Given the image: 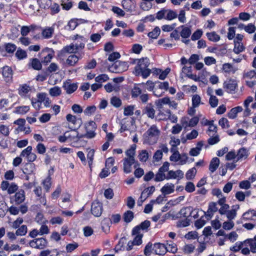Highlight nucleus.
I'll return each mask as SVG.
<instances>
[{"label": "nucleus", "instance_id": "nucleus-1", "mask_svg": "<svg viewBox=\"0 0 256 256\" xmlns=\"http://www.w3.org/2000/svg\"><path fill=\"white\" fill-rule=\"evenodd\" d=\"M133 63L137 64L134 68V74L136 76L142 74L144 78H146L150 76L151 70L148 68L150 64L148 58H143L139 60H134Z\"/></svg>", "mask_w": 256, "mask_h": 256}, {"label": "nucleus", "instance_id": "nucleus-2", "mask_svg": "<svg viewBox=\"0 0 256 256\" xmlns=\"http://www.w3.org/2000/svg\"><path fill=\"white\" fill-rule=\"evenodd\" d=\"M136 146H132L126 152V157L123 160V170L126 174L132 172V166L135 162L134 155Z\"/></svg>", "mask_w": 256, "mask_h": 256}, {"label": "nucleus", "instance_id": "nucleus-3", "mask_svg": "<svg viewBox=\"0 0 256 256\" xmlns=\"http://www.w3.org/2000/svg\"><path fill=\"white\" fill-rule=\"evenodd\" d=\"M160 134V131L154 125L151 126L144 134V143L154 144L157 142Z\"/></svg>", "mask_w": 256, "mask_h": 256}, {"label": "nucleus", "instance_id": "nucleus-4", "mask_svg": "<svg viewBox=\"0 0 256 256\" xmlns=\"http://www.w3.org/2000/svg\"><path fill=\"white\" fill-rule=\"evenodd\" d=\"M82 138L79 136L78 132L75 130L66 132L62 136L58 137V140L60 142H64L66 141L76 142Z\"/></svg>", "mask_w": 256, "mask_h": 256}, {"label": "nucleus", "instance_id": "nucleus-5", "mask_svg": "<svg viewBox=\"0 0 256 256\" xmlns=\"http://www.w3.org/2000/svg\"><path fill=\"white\" fill-rule=\"evenodd\" d=\"M170 152L172 153V156L170 157V160L173 162H178L180 165L186 164L188 160V156L186 154H180L178 150L170 149Z\"/></svg>", "mask_w": 256, "mask_h": 256}, {"label": "nucleus", "instance_id": "nucleus-6", "mask_svg": "<svg viewBox=\"0 0 256 256\" xmlns=\"http://www.w3.org/2000/svg\"><path fill=\"white\" fill-rule=\"evenodd\" d=\"M170 164L168 162H164L162 166L160 168L158 172L155 175L154 180L156 182H160L166 180V172L169 170Z\"/></svg>", "mask_w": 256, "mask_h": 256}, {"label": "nucleus", "instance_id": "nucleus-7", "mask_svg": "<svg viewBox=\"0 0 256 256\" xmlns=\"http://www.w3.org/2000/svg\"><path fill=\"white\" fill-rule=\"evenodd\" d=\"M128 65L126 62L116 61L111 66H109L108 70L110 72L114 73H121L128 68Z\"/></svg>", "mask_w": 256, "mask_h": 256}, {"label": "nucleus", "instance_id": "nucleus-8", "mask_svg": "<svg viewBox=\"0 0 256 256\" xmlns=\"http://www.w3.org/2000/svg\"><path fill=\"white\" fill-rule=\"evenodd\" d=\"M68 125L72 128H78L82 124V121L79 115L68 114L66 116Z\"/></svg>", "mask_w": 256, "mask_h": 256}, {"label": "nucleus", "instance_id": "nucleus-9", "mask_svg": "<svg viewBox=\"0 0 256 256\" xmlns=\"http://www.w3.org/2000/svg\"><path fill=\"white\" fill-rule=\"evenodd\" d=\"M78 50V48L76 44H72L68 46L64 47L60 51L58 56L60 60H64L66 54L74 53Z\"/></svg>", "mask_w": 256, "mask_h": 256}, {"label": "nucleus", "instance_id": "nucleus-10", "mask_svg": "<svg viewBox=\"0 0 256 256\" xmlns=\"http://www.w3.org/2000/svg\"><path fill=\"white\" fill-rule=\"evenodd\" d=\"M136 235L132 240H130L128 242L126 250H130L136 249L135 246H140L142 244V234L137 233L136 234H132Z\"/></svg>", "mask_w": 256, "mask_h": 256}, {"label": "nucleus", "instance_id": "nucleus-11", "mask_svg": "<svg viewBox=\"0 0 256 256\" xmlns=\"http://www.w3.org/2000/svg\"><path fill=\"white\" fill-rule=\"evenodd\" d=\"M47 244L46 239L43 238H34L29 242V245L31 248L40 250L44 249L46 247Z\"/></svg>", "mask_w": 256, "mask_h": 256}, {"label": "nucleus", "instance_id": "nucleus-12", "mask_svg": "<svg viewBox=\"0 0 256 256\" xmlns=\"http://www.w3.org/2000/svg\"><path fill=\"white\" fill-rule=\"evenodd\" d=\"M85 126L86 132L84 136L88 138H94L96 134L95 130L96 129V123L94 121H90L86 124Z\"/></svg>", "mask_w": 256, "mask_h": 256}, {"label": "nucleus", "instance_id": "nucleus-13", "mask_svg": "<svg viewBox=\"0 0 256 256\" xmlns=\"http://www.w3.org/2000/svg\"><path fill=\"white\" fill-rule=\"evenodd\" d=\"M102 210L103 208L102 203L98 201H94L92 203L91 212L94 216L98 217L100 216Z\"/></svg>", "mask_w": 256, "mask_h": 256}, {"label": "nucleus", "instance_id": "nucleus-14", "mask_svg": "<svg viewBox=\"0 0 256 256\" xmlns=\"http://www.w3.org/2000/svg\"><path fill=\"white\" fill-rule=\"evenodd\" d=\"M199 121L198 117L194 116L190 120L188 118H184L181 120V124L183 127H193L197 124Z\"/></svg>", "mask_w": 256, "mask_h": 256}, {"label": "nucleus", "instance_id": "nucleus-15", "mask_svg": "<svg viewBox=\"0 0 256 256\" xmlns=\"http://www.w3.org/2000/svg\"><path fill=\"white\" fill-rule=\"evenodd\" d=\"M166 174V180L171 179L180 180L184 178V174L183 172L180 170L176 171L170 170H168Z\"/></svg>", "mask_w": 256, "mask_h": 256}, {"label": "nucleus", "instance_id": "nucleus-16", "mask_svg": "<svg viewBox=\"0 0 256 256\" xmlns=\"http://www.w3.org/2000/svg\"><path fill=\"white\" fill-rule=\"evenodd\" d=\"M174 184L168 182L165 184L160 189V192L164 196H166L173 193L174 192Z\"/></svg>", "mask_w": 256, "mask_h": 256}, {"label": "nucleus", "instance_id": "nucleus-17", "mask_svg": "<svg viewBox=\"0 0 256 256\" xmlns=\"http://www.w3.org/2000/svg\"><path fill=\"white\" fill-rule=\"evenodd\" d=\"M153 250L155 254L158 255H164L166 252V246L160 243L155 244Z\"/></svg>", "mask_w": 256, "mask_h": 256}, {"label": "nucleus", "instance_id": "nucleus-18", "mask_svg": "<svg viewBox=\"0 0 256 256\" xmlns=\"http://www.w3.org/2000/svg\"><path fill=\"white\" fill-rule=\"evenodd\" d=\"M239 208L240 206L238 204L232 206V209L230 210H228L225 214L228 220H232L236 218L237 211Z\"/></svg>", "mask_w": 256, "mask_h": 256}, {"label": "nucleus", "instance_id": "nucleus-19", "mask_svg": "<svg viewBox=\"0 0 256 256\" xmlns=\"http://www.w3.org/2000/svg\"><path fill=\"white\" fill-rule=\"evenodd\" d=\"M63 88L68 94L74 92L78 88V85L76 84H72L69 82H66L64 83Z\"/></svg>", "mask_w": 256, "mask_h": 256}, {"label": "nucleus", "instance_id": "nucleus-20", "mask_svg": "<svg viewBox=\"0 0 256 256\" xmlns=\"http://www.w3.org/2000/svg\"><path fill=\"white\" fill-rule=\"evenodd\" d=\"M122 6L126 11L132 12L135 8V2L134 0H123Z\"/></svg>", "mask_w": 256, "mask_h": 256}, {"label": "nucleus", "instance_id": "nucleus-21", "mask_svg": "<svg viewBox=\"0 0 256 256\" xmlns=\"http://www.w3.org/2000/svg\"><path fill=\"white\" fill-rule=\"evenodd\" d=\"M150 222L148 220L144 221L142 222L140 225L134 228L132 230V234H136L137 233L140 234V230L147 229L150 226Z\"/></svg>", "mask_w": 256, "mask_h": 256}, {"label": "nucleus", "instance_id": "nucleus-22", "mask_svg": "<svg viewBox=\"0 0 256 256\" xmlns=\"http://www.w3.org/2000/svg\"><path fill=\"white\" fill-rule=\"evenodd\" d=\"M244 220L256 221V212L254 210H249L242 215Z\"/></svg>", "mask_w": 256, "mask_h": 256}, {"label": "nucleus", "instance_id": "nucleus-23", "mask_svg": "<svg viewBox=\"0 0 256 256\" xmlns=\"http://www.w3.org/2000/svg\"><path fill=\"white\" fill-rule=\"evenodd\" d=\"M220 161L218 158L216 157L212 158L209 166V170L211 173H213L216 170L220 165Z\"/></svg>", "mask_w": 256, "mask_h": 256}, {"label": "nucleus", "instance_id": "nucleus-24", "mask_svg": "<svg viewBox=\"0 0 256 256\" xmlns=\"http://www.w3.org/2000/svg\"><path fill=\"white\" fill-rule=\"evenodd\" d=\"M248 156V151L245 148H240L236 154V162L240 160H245Z\"/></svg>", "mask_w": 256, "mask_h": 256}, {"label": "nucleus", "instance_id": "nucleus-25", "mask_svg": "<svg viewBox=\"0 0 256 256\" xmlns=\"http://www.w3.org/2000/svg\"><path fill=\"white\" fill-rule=\"evenodd\" d=\"M2 72L6 81L8 82L12 78V70L8 66L3 67Z\"/></svg>", "mask_w": 256, "mask_h": 256}, {"label": "nucleus", "instance_id": "nucleus-26", "mask_svg": "<svg viewBox=\"0 0 256 256\" xmlns=\"http://www.w3.org/2000/svg\"><path fill=\"white\" fill-rule=\"evenodd\" d=\"M54 32V28L52 27H47L44 28L42 32V35L44 38H50L52 37Z\"/></svg>", "mask_w": 256, "mask_h": 256}, {"label": "nucleus", "instance_id": "nucleus-27", "mask_svg": "<svg viewBox=\"0 0 256 256\" xmlns=\"http://www.w3.org/2000/svg\"><path fill=\"white\" fill-rule=\"evenodd\" d=\"M79 58L75 54H71L66 60V64L68 66H74L78 61Z\"/></svg>", "mask_w": 256, "mask_h": 256}, {"label": "nucleus", "instance_id": "nucleus-28", "mask_svg": "<svg viewBox=\"0 0 256 256\" xmlns=\"http://www.w3.org/2000/svg\"><path fill=\"white\" fill-rule=\"evenodd\" d=\"M180 144V140L174 136H170L169 144L171 148L170 149L178 150V146Z\"/></svg>", "mask_w": 256, "mask_h": 256}, {"label": "nucleus", "instance_id": "nucleus-29", "mask_svg": "<svg viewBox=\"0 0 256 256\" xmlns=\"http://www.w3.org/2000/svg\"><path fill=\"white\" fill-rule=\"evenodd\" d=\"M31 88L26 84L20 85L18 89V93L22 96H26L30 91Z\"/></svg>", "mask_w": 256, "mask_h": 256}, {"label": "nucleus", "instance_id": "nucleus-30", "mask_svg": "<svg viewBox=\"0 0 256 256\" xmlns=\"http://www.w3.org/2000/svg\"><path fill=\"white\" fill-rule=\"evenodd\" d=\"M25 199L24 192L22 190H20L16 192L14 195V200L18 204H20L23 202Z\"/></svg>", "mask_w": 256, "mask_h": 256}, {"label": "nucleus", "instance_id": "nucleus-31", "mask_svg": "<svg viewBox=\"0 0 256 256\" xmlns=\"http://www.w3.org/2000/svg\"><path fill=\"white\" fill-rule=\"evenodd\" d=\"M36 170V167L34 164L30 163L26 164L23 170V172L26 174H33Z\"/></svg>", "mask_w": 256, "mask_h": 256}, {"label": "nucleus", "instance_id": "nucleus-32", "mask_svg": "<svg viewBox=\"0 0 256 256\" xmlns=\"http://www.w3.org/2000/svg\"><path fill=\"white\" fill-rule=\"evenodd\" d=\"M192 107L190 108V112H194L195 108L198 107L200 102V98L198 94H195L192 98Z\"/></svg>", "mask_w": 256, "mask_h": 256}, {"label": "nucleus", "instance_id": "nucleus-33", "mask_svg": "<svg viewBox=\"0 0 256 256\" xmlns=\"http://www.w3.org/2000/svg\"><path fill=\"white\" fill-rule=\"evenodd\" d=\"M206 35L210 40L214 42H218L220 40V36L215 32H207Z\"/></svg>", "mask_w": 256, "mask_h": 256}, {"label": "nucleus", "instance_id": "nucleus-34", "mask_svg": "<svg viewBox=\"0 0 256 256\" xmlns=\"http://www.w3.org/2000/svg\"><path fill=\"white\" fill-rule=\"evenodd\" d=\"M61 92L62 90L60 88L57 86L52 88L49 90V94L52 96H58L61 94Z\"/></svg>", "mask_w": 256, "mask_h": 256}, {"label": "nucleus", "instance_id": "nucleus-35", "mask_svg": "<svg viewBox=\"0 0 256 256\" xmlns=\"http://www.w3.org/2000/svg\"><path fill=\"white\" fill-rule=\"evenodd\" d=\"M234 52L236 54L242 52L244 50V46L240 42L236 41V40H234Z\"/></svg>", "mask_w": 256, "mask_h": 256}, {"label": "nucleus", "instance_id": "nucleus-36", "mask_svg": "<svg viewBox=\"0 0 256 256\" xmlns=\"http://www.w3.org/2000/svg\"><path fill=\"white\" fill-rule=\"evenodd\" d=\"M31 66L32 67L36 70H40L42 68L41 62L36 58L31 60Z\"/></svg>", "mask_w": 256, "mask_h": 256}, {"label": "nucleus", "instance_id": "nucleus-37", "mask_svg": "<svg viewBox=\"0 0 256 256\" xmlns=\"http://www.w3.org/2000/svg\"><path fill=\"white\" fill-rule=\"evenodd\" d=\"M244 244L246 246H250L252 252H256V242L254 240H247L244 242Z\"/></svg>", "mask_w": 256, "mask_h": 256}, {"label": "nucleus", "instance_id": "nucleus-38", "mask_svg": "<svg viewBox=\"0 0 256 256\" xmlns=\"http://www.w3.org/2000/svg\"><path fill=\"white\" fill-rule=\"evenodd\" d=\"M123 218L125 222H130L134 218V213L131 210L126 212L123 215Z\"/></svg>", "mask_w": 256, "mask_h": 256}, {"label": "nucleus", "instance_id": "nucleus-39", "mask_svg": "<svg viewBox=\"0 0 256 256\" xmlns=\"http://www.w3.org/2000/svg\"><path fill=\"white\" fill-rule=\"evenodd\" d=\"M167 246H166V252H171L172 253H176L177 252L178 248L172 242H167Z\"/></svg>", "mask_w": 256, "mask_h": 256}, {"label": "nucleus", "instance_id": "nucleus-40", "mask_svg": "<svg viewBox=\"0 0 256 256\" xmlns=\"http://www.w3.org/2000/svg\"><path fill=\"white\" fill-rule=\"evenodd\" d=\"M8 212V206L4 200L0 201V216L3 217Z\"/></svg>", "mask_w": 256, "mask_h": 256}, {"label": "nucleus", "instance_id": "nucleus-41", "mask_svg": "<svg viewBox=\"0 0 256 256\" xmlns=\"http://www.w3.org/2000/svg\"><path fill=\"white\" fill-rule=\"evenodd\" d=\"M182 30L180 32V36L183 38H188L191 34V30L189 28L182 26Z\"/></svg>", "mask_w": 256, "mask_h": 256}, {"label": "nucleus", "instance_id": "nucleus-42", "mask_svg": "<svg viewBox=\"0 0 256 256\" xmlns=\"http://www.w3.org/2000/svg\"><path fill=\"white\" fill-rule=\"evenodd\" d=\"M44 189L46 192H48L52 186L51 178L50 176L47 177L42 182Z\"/></svg>", "mask_w": 256, "mask_h": 256}, {"label": "nucleus", "instance_id": "nucleus-43", "mask_svg": "<svg viewBox=\"0 0 256 256\" xmlns=\"http://www.w3.org/2000/svg\"><path fill=\"white\" fill-rule=\"evenodd\" d=\"M190 208L191 207L184 208L180 210V216L184 218H188L190 216Z\"/></svg>", "mask_w": 256, "mask_h": 256}, {"label": "nucleus", "instance_id": "nucleus-44", "mask_svg": "<svg viewBox=\"0 0 256 256\" xmlns=\"http://www.w3.org/2000/svg\"><path fill=\"white\" fill-rule=\"evenodd\" d=\"M27 231V226L26 225H22L16 230V236H23L26 234Z\"/></svg>", "mask_w": 256, "mask_h": 256}, {"label": "nucleus", "instance_id": "nucleus-45", "mask_svg": "<svg viewBox=\"0 0 256 256\" xmlns=\"http://www.w3.org/2000/svg\"><path fill=\"white\" fill-rule=\"evenodd\" d=\"M218 210V208L216 206V203L212 202L209 204L208 213L209 215H212L213 213L216 212Z\"/></svg>", "mask_w": 256, "mask_h": 256}, {"label": "nucleus", "instance_id": "nucleus-46", "mask_svg": "<svg viewBox=\"0 0 256 256\" xmlns=\"http://www.w3.org/2000/svg\"><path fill=\"white\" fill-rule=\"evenodd\" d=\"M160 28L158 27H156L152 32L148 34V36L152 38H156L160 35Z\"/></svg>", "mask_w": 256, "mask_h": 256}, {"label": "nucleus", "instance_id": "nucleus-47", "mask_svg": "<svg viewBox=\"0 0 256 256\" xmlns=\"http://www.w3.org/2000/svg\"><path fill=\"white\" fill-rule=\"evenodd\" d=\"M148 158V154L146 150H142L139 154L138 158L140 161L145 162Z\"/></svg>", "mask_w": 256, "mask_h": 256}, {"label": "nucleus", "instance_id": "nucleus-48", "mask_svg": "<svg viewBox=\"0 0 256 256\" xmlns=\"http://www.w3.org/2000/svg\"><path fill=\"white\" fill-rule=\"evenodd\" d=\"M5 49L8 53H13L16 49V46L12 43H8L5 44Z\"/></svg>", "mask_w": 256, "mask_h": 256}, {"label": "nucleus", "instance_id": "nucleus-49", "mask_svg": "<svg viewBox=\"0 0 256 256\" xmlns=\"http://www.w3.org/2000/svg\"><path fill=\"white\" fill-rule=\"evenodd\" d=\"M78 244L76 242L68 244L66 246V249L67 252H72V251L77 248Z\"/></svg>", "mask_w": 256, "mask_h": 256}, {"label": "nucleus", "instance_id": "nucleus-50", "mask_svg": "<svg viewBox=\"0 0 256 256\" xmlns=\"http://www.w3.org/2000/svg\"><path fill=\"white\" fill-rule=\"evenodd\" d=\"M40 6L43 8H46L51 4L50 0H38Z\"/></svg>", "mask_w": 256, "mask_h": 256}, {"label": "nucleus", "instance_id": "nucleus-51", "mask_svg": "<svg viewBox=\"0 0 256 256\" xmlns=\"http://www.w3.org/2000/svg\"><path fill=\"white\" fill-rule=\"evenodd\" d=\"M195 246L192 244H186L183 248V250L186 254H190L194 252Z\"/></svg>", "mask_w": 256, "mask_h": 256}, {"label": "nucleus", "instance_id": "nucleus-52", "mask_svg": "<svg viewBox=\"0 0 256 256\" xmlns=\"http://www.w3.org/2000/svg\"><path fill=\"white\" fill-rule=\"evenodd\" d=\"M88 150L87 158L88 159V164L90 166L92 164L94 150Z\"/></svg>", "mask_w": 256, "mask_h": 256}, {"label": "nucleus", "instance_id": "nucleus-53", "mask_svg": "<svg viewBox=\"0 0 256 256\" xmlns=\"http://www.w3.org/2000/svg\"><path fill=\"white\" fill-rule=\"evenodd\" d=\"M226 238L229 240L230 242H234L237 240L238 238V234L235 232H232L229 234H226Z\"/></svg>", "mask_w": 256, "mask_h": 256}, {"label": "nucleus", "instance_id": "nucleus-54", "mask_svg": "<svg viewBox=\"0 0 256 256\" xmlns=\"http://www.w3.org/2000/svg\"><path fill=\"white\" fill-rule=\"evenodd\" d=\"M196 170L195 168H192L189 170L186 174V178L188 180H191L193 178L196 174Z\"/></svg>", "mask_w": 256, "mask_h": 256}, {"label": "nucleus", "instance_id": "nucleus-55", "mask_svg": "<svg viewBox=\"0 0 256 256\" xmlns=\"http://www.w3.org/2000/svg\"><path fill=\"white\" fill-rule=\"evenodd\" d=\"M32 147L28 146L26 148L24 149L20 154V156L26 157V158L32 152Z\"/></svg>", "mask_w": 256, "mask_h": 256}, {"label": "nucleus", "instance_id": "nucleus-56", "mask_svg": "<svg viewBox=\"0 0 256 256\" xmlns=\"http://www.w3.org/2000/svg\"><path fill=\"white\" fill-rule=\"evenodd\" d=\"M142 92L141 89L137 86H134L131 92L132 96V98H137Z\"/></svg>", "mask_w": 256, "mask_h": 256}, {"label": "nucleus", "instance_id": "nucleus-57", "mask_svg": "<svg viewBox=\"0 0 256 256\" xmlns=\"http://www.w3.org/2000/svg\"><path fill=\"white\" fill-rule=\"evenodd\" d=\"M110 103L112 106L116 108L120 106L122 104L121 100L116 96H114L111 98Z\"/></svg>", "mask_w": 256, "mask_h": 256}, {"label": "nucleus", "instance_id": "nucleus-58", "mask_svg": "<svg viewBox=\"0 0 256 256\" xmlns=\"http://www.w3.org/2000/svg\"><path fill=\"white\" fill-rule=\"evenodd\" d=\"M177 14L172 10H168V12L166 14V16L165 17V18L168 20H172L177 17Z\"/></svg>", "mask_w": 256, "mask_h": 256}, {"label": "nucleus", "instance_id": "nucleus-59", "mask_svg": "<svg viewBox=\"0 0 256 256\" xmlns=\"http://www.w3.org/2000/svg\"><path fill=\"white\" fill-rule=\"evenodd\" d=\"M234 222L232 220H228V221L223 223L222 228L226 230H230L234 227Z\"/></svg>", "mask_w": 256, "mask_h": 256}, {"label": "nucleus", "instance_id": "nucleus-60", "mask_svg": "<svg viewBox=\"0 0 256 256\" xmlns=\"http://www.w3.org/2000/svg\"><path fill=\"white\" fill-rule=\"evenodd\" d=\"M198 132L196 130H193L190 133L186 134V140H192L196 138L198 136Z\"/></svg>", "mask_w": 256, "mask_h": 256}, {"label": "nucleus", "instance_id": "nucleus-61", "mask_svg": "<svg viewBox=\"0 0 256 256\" xmlns=\"http://www.w3.org/2000/svg\"><path fill=\"white\" fill-rule=\"evenodd\" d=\"M198 237V232L195 231L190 232L185 235V238L188 240H194L197 238Z\"/></svg>", "mask_w": 256, "mask_h": 256}, {"label": "nucleus", "instance_id": "nucleus-62", "mask_svg": "<svg viewBox=\"0 0 256 256\" xmlns=\"http://www.w3.org/2000/svg\"><path fill=\"white\" fill-rule=\"evenodd\" d=\"M112 10L119 16H124L125 15L124 12L118 7L114 6Z\"/></svg>", "mask_w": 256, "mask_h": 256}, {"label": "nucleus", "instance_id": "nucleus-63", "mask_svg": "<svg viewBox=\"0 0 256 256\" xmlns=\"http://www.w3.org/2000/svg\"><path fill=\"white\" fill-rule=\"evenodd\" d=\"M84 234L85 236H90L93 234L94 230L92 228L88 226H85L83 228Z\"/></svg>", "mask_w": 256, "mask_h": 256}, {"label": "nucleus", "instance_id": "nucleus-64", "mask_svg": "<svg viewBox=\"0 0 256 256\" xmlns=\"http://www.w3.org/2000/svg\"><path fill=\"white\" fill-rule=\"evenodd\" d=\"M202 34V31L200 30H196L192 36L191 39L192 40H198Z\"/></svg>", "mask_w": 256, "mask_h": 256}]
</instances>
